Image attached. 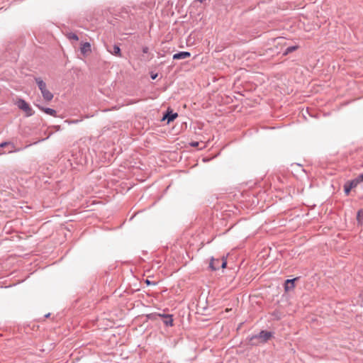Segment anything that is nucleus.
I'll return each mask as SVG.
<instances>
[{"label": "nucleus", "instance_id": "obj_1", "mask_svg": "<svg viewBox=\"0 0 363 363\" xmlns=\"http://www.w3.org/2000/svg\"><path fill=\"white\" fill-rule=\"evenodd\" d=\"M273 336V333L267 330H261L259 333L248 337L249 342L252 345L259 343H265Z\"/></svg>", "mask_w": 363, "mask_h": 363}, {"label": "nucleus", "instance_id": "obj_2", "mask_svg": "<svg viewBox=\"0 0 363 363\" xmlns=\"http://www.w3.org/2000/svg\"><path fill=\"white\" fill-rule=\"evenodd\" d=\"M17 106L26 112L27 116H31L34 114V111L30 105L23 99H18L16 101Z\"/></svg>", "mask_w": 363, "mask_h": 363}, {"label": "nucleus", "instance_id": "obj_3", "mask_svg": "<svg viewBox=\"0 0 363 363\" xmlns=\"http://www.w3.org/2000/svg\"><path fill=\"white\" fill-rule=\"evenodd\" d=\"M360 184V182H359V180L357 179V177H355L354 179L350 180V181H347L344 184V192L346 195H349L351 190L353 189V188H355L356 186H357V185Z\"/></svg>", "mask_w": 363, "mask_h": 363}, {"label": "nucleus", "instance_id": "obj_4", "mask_svg": "<svg viewBox=\"0 0 363 363\" xmlns=\"http://www.w3.org/2000/svg\"><path fill=\"white\" fill-rule=\"evenodd\" d=\"M178 116V114L177 113L173 112L172 110L168 109L166 113L163 115V117L162 118V121L167 120V123H169L170 122L173 121L174 119H176Z\"/></svg>", "mask_w": 363, "mask_h": 363}, {"label": "nucleus", "instance_id": "obj_5", "mask_svg": "<svg viewBox=\"0 0 363 363\" xmlns=\"http://www.w3.org/2000/svg\"><path fill=\"white\" fill-rule=\"evenodd\" d=\"M158 315L162 318H164L163 323L166 326L173 325V315L171 314L159 313Z\"/></svg>", "mask_w": 363, "mask_h": 363}, {"label": "nucleus", "instance_id": "obj_6", "mask_svg": "<svg viewBox=\"0 0 363 363\" xmlns=\"http://www.w3.org/2000/svg\"><path fill=\"white\" fill-rule=\"evenodd\" d=\"M191 57V52L187 51H180L173 55V60H182Z\"/></svg>", "mask_w": 363, "mask_h": 363}, {"label": "nucleus", "instance_id": "obj_7", "mask_svg": "<svg viewBox=\"0 0 363 363\" xmlns=\"http://www.w3.org/2000/svg\"><path fill=\"white\" fill-rule=\"evenodd\" d=\"M298 278H294L292 279H286L284 283V289L286 291H291L295 287V281L297 280Z\"/></svg>", "mask_w": 363, "mask_h": 363}, {"label": "nucleus", "instance_id": "obj_8", "mask_svg": "<svg viewBox=\"0 0 363 363\" xmlns=\"http://www.w3.org/2000/svg\"><path fill=\"white\" fill-rule=\"evenodd\" d=\"M6 147H10V149L4 151L2 153H11L16 151L14 145L11 142H3L0 144V148Z\"/></svg>", "mask_w": 363, "mask_h": 363}, {"label": "nucleus", "instance_id": "obj_9", "mask_svg": "<svg viewBox=\"0 0 363 363\" xmlns=\"http://www.w3.org/2000/svg\"><path fill=\"white\" fill-rule=\"evenodd\" d=\"M220 264V259H214L213 257L211 258V262L209 263V267L211 270L216 271L219 269Z\"/></svg>", "mask_w": 363, "mask_h": 363}, {"label": "nucleus", "instance_id": "obj_10", "mask_svg": "<svg viewBox=\"0 0 363 363\" xmlns=\"http://www.w3.org/2000/svg\"><path fill=\"white\" fill-rule=\"evenodd\" d=\"M107 50L112 55L121 57V48L118 45H114L112 48H108Z\"/></svg>", "mask_w": 363, "mask_h": 363}, {"label": "nucleus", "instance_id": "obj_11", "mask_svg": "<svg viewBox=\"0 0 363 363\" xmlns=\"http://www.w3.org/2000/svg\"><path fill=\"white\" fill-rule=\"evenodd\" d=\"M41 94L43 99L47 101H50L53 99V94L47 89L42 90Z\"/></svg>", "mask_w": 363, "mask_h": 363}, {"label": "nucleus", "instance_id": "obj_12", "mask_svg": "<svg viewBox=\"0 0 363 363\" xmlns=\"http://www.w3.org/2000/svg\"><path fill=\"white\" fill-rule=\"evenodd\" d=\"M80 51L82 55H85L87 52H91V44L88 42L82 44Z\"/></svg>", "mask_w": 363, "mask_h": 363}, {"label": "nucleus", "instance_id": "obj_13", "mask_svg": "<svg viewBox=\"0 0 363 363\" xmlns=\"http://www.w3.org/2000/svg\"><path fill=\"white\" fill-rule=\"evenodd\" d=\"M35 81L36 84H38V86L40 91L45 89H46V84L45 82L40 78V77H36L35 78Z\"/></svg>", "mask_w": 363, "mask_h": 363}, {"label": "nucleus", "instance_id": "obj_14", "mask_svg": "<svg viewBox=\"0 0 363 363\" xmlns=\"http://www.w3.org/2000/svg\"><path fill=\"white\" fill-rule=\"evenodd\" d=\"M38 108L40 109H41L42 111H43L45 113L48 114V115H50V116H56V111L51 108H45V107H42V106H38Z\"/></svg>", "mask_w": 363, "mask_h": 363}, {"label": "nucleus", "instance_id": "obj_15", "mask_svg": "<svg viewBox=\"0 0 363 363\" xmlns=\"http://www.w3.org/2000/svg\"><path fill=\"white\" fill-rule=\"evenodd\" d=\"M298 48V45H292L286 48L283 52L284 55H287L288 54L296 50Z\"/></svg>", "mask_w": 363, "mask_h": 363}, {"label": "nucleus", "instance_id": "obj_16", "mask_svg": "<svg viewBox=\"0 0 363 363\" xmlns=\"http://www.w3.org/2000/svg\"><path fill=\"white\" fill-rule=\"evenodd\" d=\"M357 220L359 224L363 225V208L358 211L357 214Z\"/></svg>", "mask_w": 363, "mask_h": 363}, {"label": "nucleus", "instance_id": "obj_17", "mask_svg": "<svg viewBox=\"0 0 363 363\" xmlns=\"http://www.w3.org/2000/svg\"><path fill=\"white\" fill-rule=\"evenodd\" d=\"M67 38L70 40H74L76 41L79 40L78 35L74 33H69L67 34Z\"/></svg>", "mask_w": 363, "mask_h": 363}, {"label": "nucleus", "instance_id": "obj_18", "mask_svg": "<svg viewBox=\"0 0 363 363\" xmlns=\"http://www.w3.org/2000/svg\"><path fill=\"white\" fill-rule=\"evenodd\" d=\"M220 267L222 269H224L226 267L227 265V260L225 259L224 257H222V259H220Z\"/></svg>", "mask_w": 363, "mask_h": 363}, {"label": "nucleus", "instance_id": "obj_19", "mask_svg": "<svg viewBox=\"0 0 363 363\" xmlns=\"http://www.w3.org/2000/svg\"><path fill=\"white\" fill-rule=\"evenodd\" d=\"M145 283H146V284H147V285H148V286H150V285L155 286V285H156V282H155V281H150V280H149V279H147L145 280Z\"/></svg>", "mask_w": 363, "mask_h": 363}, {"label": "nucleus", "instance_id": "obj_20", "mask_svg": "<svg viewBox=\"0 0 363 363\" xmlns=\"http://www.w3.org/2000/svg\"><path fill=\"white\" fill-rule=\"evenodd\" d=\"M158 74L157 73L151 72L150 73V77L152 79H155L157 77Z\"/></svg>", "mask_w": 363, "mask_h": 363}, {"label": "nucleus", "instance_id": "obj_21", "mask_svg": "<svg viewBox=\"0 0 363 363\" xmlns=\"http://www.w3.org/2000/svg\"><path fill=\"white\" fill-rule=\"evenodd\" d=\"M148 52H149V48H148V47L145 46V47H143V52L144 54H146V53H147Z\"/></svg>", "mask_w": 363, "mask_h": 363}, {"label": "nucleus", "instance_id": "obj_22", "mask_svg": "<svg viewBox=\"0 0 363 363\" xmlns=\"http://www.w3.org/2000/svg\"><path fill=\"white\" fill-rule=\"evenodd\" d=\"M357 178L359 180V182L361 183L362 182H363V174L358 175L357 177Z\"/></svg>", "mask_w": 363, "mask_h": 363}, {"label": "nucleus", "instance_id": "obj_23", "mask_svg": "<svg viewBox=\"0 0 363 363\" xmlns=\"http://www.w3.org/2000/svg\"><path fill=\"white\" fill-rule=\"evenodd\" d=\"M191 145L193 147H197L199 145V143L198 142H194Z\"/></svg>", "mask_w": 363, "mask_h": 363}, {"label": "nucleus", "instance_id": "obj_24", "mask_svg": "<svg viewBox=\"0 0 363 363\" xmlns=\"http://www.w3.org/2000/svg\"><path fill=\"white\" fill-rule=\"evenodd\" d=\"M50 313H48L45 315V318H48V317H50Z\"/></svg>", "mask_w": 363, "mask_h": 363}, {"label": "nucleus", "instance_id": "obj_25", "mask_svg": "<svg viewBox=\"0 0 363 363\" xmlns=\"http://www.w3.org/2000/svg\"><path fill=\"white\" fill-rule=\"evenodd\" d=\"M199 2L202 3L204 0H197Z\"/></svg>", "mask_w": 363, "mask_h": 363}]
</instances>
